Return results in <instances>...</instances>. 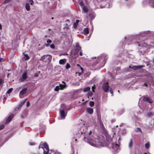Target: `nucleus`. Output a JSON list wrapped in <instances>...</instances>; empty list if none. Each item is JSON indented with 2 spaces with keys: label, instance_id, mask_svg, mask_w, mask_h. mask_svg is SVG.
<instances>
[{
  "label": "nucleus",
  "instance_id": "nucleus-55",
  "mask_svg": "<svg viewBox=\"0 0 154 154\" xmlns=\"http://www.w3.org/2000/svg\"><path fill=\"white\" fill-rule=\"evenodd\" d=\"M2 29V26L1 24H0V29Z\"/></svg>",
  "mask_w": 154,
  "mask_h": 154
},
{
  "label": "nucleus",
  "instance_id": "nucleus-52",
  "mask_svg": "<svg viewBox=\"0 0 154 154\" xmlns=\"http://www.w3.org/2000/svg\"><path fill=\"white\" fill-rule=\"evenodd\" d=\"M3 82V80L2 79H0V85Z\"/></svg>",
  "mask_w": 154,
  "mask_h": 154
},
{
  "label": "nucleus",
  "instance_id": "nucleus-45",
  "mask_svg": "<svg viewBox=\"0 0 154 154\" xmlns=\"http://www.w3.org/2000/svg\"><path fill=\"white\" fill-rule=\"evenodd\" d=\"M30 105V103L29 101H27V104H26V106L27 107H29Z\"/></svg>",
  "mask_w": 154,
  "mask_h": 154
},
{
  "label": "nucleus",
  "instance_id": "nucleus-35",
  "mask_svg": "<svg viewBox=\"0 0 154 154\" xmlns=\"http://www.w3.org/2000/svg\"><path fill=\"white\" fill-rule=\"evenodd\" d=\"M77 66L80 67L81 70L82 71V73H83V69L80 66L79 64H77Z\"/></svg>",
  "mask_w": 154,
  "mask_h": 154
},
{
  "label": "nucleus",
  "instance_id": "nucleus-44",
  "mask_svg": "<svg viewBox=\"0 0 154 154\" xmlns=\"http://www.w3.org/2000/svg\"><path fill=\"white\" fill-rule=\"evenodd\" d=\"M4 59L0 57V63L4 62Z\"/></svg>",
  "mask_w": 154,
  "mask_h": 154
},
{
  "label": "nucleus",
  "instance_id": "nucleus-12",
  "mask_svg": "<svg viewBox=\"0 0 154 154\" xmlns=\"http://www.w3.org/2000/svg\"><path fill=\"white\" fill-rule=\"evenodd\" d=\"M66 59H62L59 60V63L60 64L63 65L66 63Z\"/></svg>",
  "mask_w": 154,
  "mask_h": 154
},
{
  "label": "nucleus",
  "instance_id": "nucleus-56",
  "mask_svg": "<svg viewBox=\"0 0 154 154\" xmlns=\"http://www.w3.org/2000/svg\"><path fill=\"white\" fill-rule=\"evenodd\" d=\"M21 118H22V119H23L24 118V117L23 116V115H21Z\"/></svg>",
  "mask_w": 154,
  "mask_h": 154
},
{
  "label": "nucleus",
  "instance_id": "nucleus-46",
  "mask_svg": "<svg viewBox=\"0 0 154 154\" xmlns=\"http://www.w3.org/2000/svg\"><path fill=\"white\" fill-rule=\"evenodd\" d=\"M29 2H30V4L32 5L33 3V2L32 0H30Z\"/></svg>",
  "mask_w": 154,
  "mask_h": 154
},
{
  "label": "nucleus",
  "instance_id": "nucleus-8",
  "mask_svg": "<svg viewBox=\"0 0 154 154\" xmlns=\"http://www.w3.org/2000/svg\"><path fill=\"white\" fill-rule=\"evenodd\" d=\"M119 146V144L117 143H113L112 144V148L116 151L118 149Z\"/></svg>",
  "mask_w": 154,
  "mask_h": 154
},
{
  "label": "nucleus",
  "instance_id": "nucleus-7",
  "mask_svg": "<svg viewBox=\"0 0 154 154\" xmlns=\"http://www.w3.org/2000/svg\"><path fill=\"white\" fill-rule=\"evenodd\" d=\"M144 101H147L150 103H153L152 100L150 98L147 97H144L143 99Z\"/></svg>",
  "mask_w": 154,
  "mask_h": 154
},
{
  "label": "nucleus",
  "instance_id": "nucleus-29",
  "mask_svg": "<svg viewBox=\"0 0 154 154\" xmlns=\"http://www.w3.org/2000/svg\"><path fill=\"white\" fill-rule=\"evenodd\" d=\"M135 131H136V132H138V131H140V132L141 133H142V131H141V128H137L135 130Z\"/></svg>",
  "mask_w": 154,
  "mask_h": 154
},
{
  "label": "nucleus",
  "instance_id": "nucleus-10",
  "mask_svg": "<svg viewBox=\"0 0 154 154\" xmlns=\"http://www.w3.org/2000/svg\"><path fill=\"white\" fill-rule=\"evenodd\" d=\"M14 114H12L10 115L7 119L6 120V122L7 123L10 122L14 117Z\"/></svg>",
  "mask_w": 154,
  "mask_h": 154
},
{
  "label": "nucleus",
  "instance_id": "nucleus-43",
  "mask_svg": "<svg viewBox=\"0 0 154 154\" xmlns=\"http://www.w3.org/2000/svg\"><path fill=\"white\" fill-rule=\"evenodd\" d=\"M112 88H111V89H110L109 91H110V93L112 94V96H113V92L112 91Z\"/></svg>",
  "mask_w": 154,
  "mask_h": 154
},
{
  "label": "nucleus",
  "instance_id": "nucleus-61",
  "mask_svg": "<svg viewBox=\"0 0 154 154\" xmlns=\"http://www.w3.org/2000/svg\"><path fill=\"white\" fill-rule=\"evenodd\" d=\"M48 56V55H45V57H47Z\"/></svg>",
  "mask_w": 154,
  "mask_h": 154
},
{
  "label": "nucleus",
  "instance_id": "nucleus-54",
  "mask_svg": "<svg viewBox=\"0 0 154 154\" xmlns=\"http://www.w3.org/2000/svg\"><path fill=\"white\" fill-rule=\"evenodd\" d=\"M85 131H83V132H82L81 133L82 134H85Z\"/></svg>",
  "mask_w": 154,
  "mask_h": 154
},
{
  "label": "nucleus",
  "instance_id": "nucleus-23",
  "mask_svg": "<svg viewBox=\"0 0 154 154\" xmlns=\"http://www.w3.org/2000/svg\"><path fill=\"white\" fill-rule=\"evenodd\" d=\"M90 88L89 87H87V88H85L84 89L83 91L84 92H87V91H90Z\"/></svg>",
  "mask_w": 154,
  "mask_h": 154
},
{
  "label": "nucleus",
  "instance_id": "nucleus-14",
  "mask_svg": "<svg viewBox=\"0 0 154 154\" xmlns=\"http://www.w3.org/2000/svg\"><path fill=\"white\" fill-rule=\"evenodd\" d=\"M67 22H68L69 23H66L65 24V26L63 27V29H67L69 27V20H66Z\"/></svg>",
  "mask_w": 154,
  "mask_h": 154
},
{
  "label": "nucleus",
  "instance_id": "nucleus-1",
  "mask_svg": "<svg viewBox=\"0 0 154 154\" xmlns=\"http://www.w3.org/2000/svg\"><path fill=\"white\" fill-rule=\"evenodd\" d=\"M89 143L92 146H94L96 147H98L99 145L101 146V143L97 139H91L90 138L89 139Z\"/></svg>",
  "mask_w": 154,
  "mask_h": 154
},
{
  "label": "nucleus",
  "instance_id": "nucleus-51",
  "mask_svg": "<svg viewBox=\"0 0 154 154\" xmlns=\"http://www.w3.org/2000/svg\"><path fill=\"white\" fill-rule=\"evenodd\" d=\"M38 73H35V77H38Z\"/></svg>",
  "mask_w": 154,
  "mask_h": 154
},
{
  "label": "nucleus",
  "instance_id": "nucleus-22",
  "mask_svg": "<svg viewBox=\"0 0 154 154\" xmlns=\"http://www.w3.org/2000/svg\"><path fill=\"white\" fill-rule=\"evenodd\" d=\"M75 51H76L77 54H78V51L81 50V48L80 46H78V47L75 48Z\"/></svg>",
  "mask_w": 154,
  "mask_h": 154
},
{
  "label": "nucleus",
  "instance_id": "nucleus-31",
  "mask_svg": "<svg viewBox=\"0 0 154 154\" xmlns=\"http://www.w3.org/2000/svg\"><path fill=\"white\" fill-rule=\"evenodd\" d=\"M13 90L12 88H10L7 91V93L8 94L10 93Z\"/></svg>",
  "mask_w": 154,
  "mask_h": 154
},
{
  "label": "nucleus",
  "instance_id": "nucleus-32",
  "mask_svg": "<svg viewBox=\"0 0 154 154\" xmlns=\"http://www.w3.org/2000/svg\"><path fill=\"white\" fill-rule=\"evenodd\" d=\"M59 89H60V86H57L55 87V88L54 89V90L56 91H58Z\"/></svg>",
  "mask_w": 154,
  "mask_h": 154
},
{
  "label": "nucleus",
  "instance_id": "nucleus-13",
  "mask_svg": "<svg viewBox=\"0 0 154 154\" xmlns=\"http://www.w3.org/2000/svg\"><path fill=\"white\" fill-rule=\"evenodd\" d=\"M136 67H137L136 66H132L131 67V68H132V69H133L136 70V69H137V68ZM131 66H129L128 67V69L127 70V71H128V72L130 71L131 70Z\"/></svg>",
  "mask_w": 154,
  "mask_h": 154
},
{
  "label": "nucleus",
  "instance_id": "nucleus-33",
  "mask_svg": "<svg viewBox=\"0 0 154 154\" xmlns=\"http://www.w3.org/2000/svg\"><path fill=\"white\" fill-rule=\"evenodd\" d=\"M78 23H76L75 22L73 24V27L74 28H76L78 25Z\"/></svg>",
  "mask_w": 154,
  "mask_h": 154
},
{
  "label": "nucleus",
  "instance_id": "nucleus-27",
  "mask_svg": "<svg viewBox=\"0 0 154 154\" xmlns=\"http://www.w3.org/2000/svg\"><path fill=\"white\" fill-rule=\"evenodd\" d=\"M145 146L146 148L147 149L149 148L150 147V144L149 143V142H148L145 144Z\"/></svg>",
  "mask_w": 154,
  "mask_h": 154
},
{
  "label": "nucleus",
  "instance_id": "nucleus-4",
  "mask_svg": "<svg viewBox=\"0 0 154 154\" xmlns=\"http://www.w3.org/2000/svg\"><path fill=\"white\" fill-rule=\"evenodd\" d=\"M27 78V73L26 71H25L21 77H20L19 80L21 82H23Z\"/></svg>",
  "mask_w": 154,
  "mask_h": 154
},
{
  "label": "nucleus",
  "instance_id": "nucleus-16",
  "mask_svg": "<svg viewBox=\"0 0 154 154\" xmlns=\"http://www.w3.org/2000/svg\"><path fill=\"white\" fill-rule=\"evenodd\" d=\"M83 11L84 13H86L88 11L87 7L86 6H84L82 8Z\"/></svg>",
  "mask_w": 154,
  "mask_h": 154
},
{
  "label": "nucleus",
  "instance_id": "nucleus-47",
  "mask_svg": "<svg viewBox=\"0 0 154 154\" xmlns=\"http://www.w3.org/2000/svg\"><path fill=\"white\" fill-rule=\"evenodd\" d=\"M145 86L146 87H147L148 86V85L147 84V83H144V84H143L142 85V86Z\"/></svg>",
  "mask_w": 154,
  "mask_h": 154
},
{
  "label": "nucleus",
  "instance_id": "nucleus-25",
  "mask_svg": "<svg viewBox=\"0 0 154 154\" xmlns=\"http://www.w3.org/2000/svg\"><path fill=\"white\" fill-rule=\"evenodd\" d=\"M154 113L152 112H149L147 113V116L148 117H150L153 115Z\"/></svg>",
  "mask_w": 154,
  "mask_h": 154
},
{
  "label": "nucleus",
  "instance_id": "nucleus-20",
  "mask_svg": "<svg viewBox=\"0 0 154 154\" xmlns=\"http://www.w3.org/2000/svg\"><path fill=\"white\" fill-rule=\"evenodd\" d=\"M133 145V143L132 140L131 139L130 140V141L129 143V146L130 148H131V147H132Z\"/></svg>",
  "mask_w": 154,
  "mask_h": 154
},
{
  "label": "nucleus",
  "instance_id": "nucleus-28",
  "mask_svg": "<svg viewBox=\"0 0 154 154\" xmlns=\"http://www.w3.org/2000/svg\"><path fill=\"white\" fill-rule=\"evenodd\" d=\"M47 42L48 43L46 45V46L47 47H48L49 46L48 43H51L52 42V41L50 39H48L47 41Z\"/></svg>",
  "mask_w": 154,
  "mask_h": 154
},
{
  "label": "nucleus",
  "instance_id": "nucleus-57",
  "mask_svg": "<svg viewBox=\"0 0 154 154\" xmlns=\"http://www.w3.org/2000/svg\"><path fill=\"white\" fill-rule=\"evenodd\" d=\"M120 67H118L117 69V70H120Z\"/></svg>",
  "mask_w": 154,
  "mask_h": 154
},
{
  "label": "nucleus",
  "instance_id": "nucleus-39",
  "mask_svg": "<svg viewBox=\"0 0 154 154\" xmlns=\"http://www.w3.org/2000/svg\"><path fill=\"white\" fill-rule=\"evenodd\" d=\"M29 143L30 145H33L35 144V143L34 142H29Z\"/></svg>",
  "mask_w": 154,
  "mask_h": 154
},
{
  "label": "nucleus",
  "instance_id": "nucleus-37",
  "mask_svg": "<svg viewBox=\"0 0 154 154\" xmlns=\"http://www.w3.org/2000/svg\"><path fill=\"white\" fill-rule=\"evenodd\" d=\"M50 47L52 48V49H54L55 46L54 44H52L50 45Z\"/></svg>",
  "mask_w": 154,
  "mask_h": 154
},
{
  "label": "nucleus",
  "instance_id": "nucleus-21",
  "mask_svg": "<svg viewBox=\"0 0 154 154\" xmlns=\"http://www.w3.org/2000/svg\"><path fill=\"white\" fill-rule=\"evenodd\" d=\"M24 58L25 60H27L29 58V57L27 54H25L24 55Z\"/></svg>",
  "mask_w": 154,
  "mask_h": 154
},
{
  "label": "nucleus",
  "instance_id": "nucleus-38",
  "mask_svg": "<svg viewBox=\"0 0 154 154\" xmlns=\"http://www.w3.org/2000/svg\"><path fill=\"white\" fill-rule=\"evenodd\" d=\"M23 115H24L25 116H26L27 115V111L26 110L24 111L23 112Z\"/></svg>",
  "mask_w": 154,
  "mask_h": 154
},
{
  "label": "nucleus",
  "instance_id": "nucleus-18",
  "mask_svg": "<svg viewBox=\"0 0 154 154\" xmlns=\"http://www.w3.org/2000/svg\"><path fill=\"white\" fill-rule=\"evenodd\" d=\"M83 33L84 34H88L89 33V29L88 28H85L84 29Z\"/></svg>",
  "mask_w": 154,
  "mask_h": 154
},
{
  "label": "nucleus",
  "instance_id": "nucleus-49",
  "mask_svg": "<svg viewBox=\"0 0 154 154\" xmlns=\"http://www.w3.org/2000/svg\"><path fill=\"white\" fill-rule=\"evenodd\" d=\"M79 55L81 56H82V52L81 51L79 52Z\"/></svg>",
  "mask_w": 154,
  "mask_h": 154
},
{
  "label": "nucleus",
  "instance_id": "nucleus-3",
  "mask_svg": "<svg viewBox=\"0 0 154 154\" xmlns=\"http://www.w3.org/2000/svg\"><path fill=\"white\" fill-rule=\"evenodd\" d=\"M109 87L108 83L107 82L104 83L102 86V88L104 91L106 92L108 91Z\"/></svg>",
  "mask_w": 154,
  "mask_h": 154
},
{
  "label": "nucleus",
  "instance_id": "nucleus-48",
  "mask_svg": "<svg viewBox=\"0 0 154 154\" xmlns=\"http://www.w3.org/2000/svg\"><path fill=\"white\" fill-rule=\"evenodd\" d=\"M78 46H80L79 45V44L78 43H76V45H75V48L76 47H78Z\"/></svg>",
  "mask_w": 154,
  "mask_h": 154
},
{
  "label": "nucleus",
  "instance_id": "nucleus-6",
  "mask_svg": "<svg viewBox=\"0 0 154 154\" xmlns=\"http://www.w3.org/2000/svg\"><path fill=\"white\" fill-rule=\"evenodd\" d=\"M27 90V88H24L20 91L19 96L20 98H22L21 96H23L26 93Z\"/></svg>",
  "mask_w": 154,
  "mask_h": 154
},
{
  "label": "nucleus",
  "instance_id": "nucleus-17",
  "mask_svg": "<svg viewBox=\"0 0 154 154\" xmlns=\"http://www.w3.org/2000/svg\"><path fill=\"white\" fill-rule=\"evenodd\" d=\"M25 8L27 11H29L30 10V8L29 4L27 3L26 4Z\"/></svg>",
  "mask_w": 154,
  "mask_h": 154
},
{
  "label": "nucleus",
  "instance_id": "nucleus-5",
  "mask_svg": "<svg viewBox=\"0 0 154 154\" xmlns=\"http://www.w3.org/2000/svg\"><path fill=\"white\" fill-rule=\"evenodd\" d=\"M60 114L62 119H64L66 116L67 112H65L63 109L61 110L60 111Z\"/></svg>",
  "mask_w": 154,
  "mask_h": 154
},
{
  "label": "nucleus",
  "instance_id": "nucleus-41",
  "mask_svg": "<svg viewBox=\"0 0 154 154\" xmlns=\"http://www.w3.org/2000/svg\"><path fill=\"white\" fill-rule=\"evenodd\" d=\"M95 85H94L93 86H92V91L93 92H94V89H95Z\"/></svg>",
  "mask_w": 154,
  "mask_h": 154
},
{
  "label": "nucleus",
  "instance_id": "nucleus-62",
  "mask_svg": "<svg viewBox=\"0 0 154 154\" xmlns=\"http://www.w3.org/2000/svg\"><path fill=\"white\" fill-rule=\"evenodd\" d=\"M64 106L63 104H62L61 105V106Z\"/></svg>",
  "mask_w": 154,
  "mask_h": 154
},
{
  "label": "nucleus",
  "instance_id": "nucleus-50",
  "mask_svg": "<svg viewBox=\"0 0 154 154\" xmlns=\"http://www.w3.org/2000/svg\"><path fill=\"white\" fill-rule=\"evenodd\" d=\"M92 133V131H90L88 133V134L89 136H90L91 134Z\"/></svg>",
  "mask_w": 154,
  "mask_h": 154
},
{
  "label": "nucleus",
  "instance_id": "nucleus-2",
  "mask_svg": "<svg viewBox=\"0 0 154 154\" xmlns=\"http://www.w3.org/2000/svg\"><path fill=\"white\" fill-rule=\"evenodd\" d=\"M108 58V57L107 56L105 55H103L99 57H98L97 59V63L96 64H98L100 61L101 60L103 61L104 62V65L105 63H106V61Z\"/></svg>",
  "mask_w": 154,
  "mask_h": 154
},
{
  "label": "nucleus",
  "instance_id": "nucleus-11",
  "mask_svg": "<svg viewBox=\"0 0 154 154\" xmlns=\"http://www.w3.org/2000/svg\"><path fill=\"white\" fill-rule=\"evenodd\" d=\"M62 82L63 83V84H60L59 85V86L60 88V89L62 90L66 88V83L63 81Z\"/></svg>",
  "mask_w": 154,
  "mask_h": 154
},
{
  "label": "nucleus",
  "instance_id": "nucleus-40",
  "mask_svg": "<svg viewBox=\"0 0 154 154\" xmlns=\"http://www.w3.org/2000/svg\"><path fill=\"white\" fill-rule=\"evenodd\" d=\"M4 127V125H0V130L3 129Z\"/></svg>",
  "mask_w": 154,
  "mask_h": 154
},
{
  "label": "nucleus",
  "instance_id": "nucleus-26",
  "mask_svg": "<svg viewBox=\"0 0 154 154\" xmlns=\"http://www.w3.org/2000/svg\"><path fill=\"white\" fill-rule=\"evenodd\" d=\"M70 64L67 63H66V65L65 66V68L66 69H68L69 68H70Z\"/></svg>",
  "mask_w": 154,
  "mask_h": 154
},
{
  "label": "nucleus",
  "instance_id": "nucleus-19",
  "mask_svg": "<svg viewBox=\"0 0 154 154\" xmlns=\"http://www.w3.org/2000/svg\"><path fill=\"white\" fill-rule=\"evenodd\" d=\"M149 5L150 6L154 8V0H152L149 2Z\"/></svg>",
  "mask_w": 154,
  "mask_h": 154
},
{
  "label": "nucleus",
  "instance_id": "nucleus-42",
  "mask_svg": "<svg viewBox=\"0 0 154 154\" xmlns=\"http://www.w3.org/2000/svg\"><path fill=\"white\" fill-rule=\"evenodd\" d=\"M26 100H24L21 103V105H23L25 103V102H26Z\"/></svg>",
  "mask_w": 154,
  "mask_h": 154
},
{
  "label": "nucleus",
  "instance_id": "nucleus-9",
  "mask_svg": "<svg viewBox=\"0 0 154 154\" xmlns=\"http://www.w3.org/2000/svg\"><path fill=\"white\" fill-rule=\"evenodd\" d=\"M86 111L88 113L92 114L93 112V109L92 108L88 107L86 109Z\"/></svg>",
  "mask_w": 154,
  "mask_h": 154
},
{
  "label": "nucleus",
  "instance_id": "nucleus-63",
  "mask_svg": "<svg viewBox=\"0 0 154 154\" xmlns=\"http://www.w3.org/2000/svg\"><path fill=\"white\" fill-rule=\"evenodd\" d=\"M144 154H148L147 153H144Z\"/></svg>",
  "mask_w": 154,
  "mask_h": 154
},
{
  "label": "nucleus",
  "instance_id": "nucleus-36",
  "mask_svg": "<svg viewBox=\"0 0 154 154\" xmlns=\"http://www.w3.org/2000/svg\"><path fill=\"white\" fill-rule=\"evenodd\" d=\"M93 95V93L91 92H89L88 94V95L90 97H91Z\"/></svg>",
  "mask_w": 154,
  "mask_h": 154
},
{
  "label": "nucleus",
  "instance_id": "nucleus-34",
  "mask_svg": "<svg viewBox=\"0 0 154 154\" xmlns=\"http://www.w3.org/2000/svg\"><path fill=\"white\" fill-rule=\"evenodd\" d=\"M12 0H5L4 2V3L5 4H7L9 2H11Z\"/></svg>",
  "mask_w": 154,
  "mask_h": 154
},
{
  "label": "nucleus",
  "instance_id": "nucleus-53",
  "mask_svg": "<svg viewBox=\"0 0 154 154\" xmlns=\"http://www.w3.org/2000/svg\"><path fill=\"white\" fill-rule=\"evenodd\" d=\"M79 22V20H76L75 23H78V24Z\"/></svg>",
  "mask_w": 154,
  "mask_h": 154
},
{
  "label": "nucleus",
  "instance_id": "nucleus-58",
  "mask_svg": "<svg viewBox=\"0 0 154 154\" xmlns=\"http://www.w3.org/2000/svg\"><path fill=\"white\" fill-rule=\"evenodd\" d=\"M90 16L91 17H92V16H93V15L91 14H90Z\"/></svg>",
  "mask_w": 154,
  "mask_h": 154
},
{
  "label": "nucleus",
  "instance_id": "nucleus-30",
  "mask_svg": "<svg viewBox=\"0 0 154 154\" xmlns=\"http://www.w3.org/2000/svg\"><path fill=\"white\" fill-rule=\"evenodd\" d=\"M94 104V103L93 101H91L89 103V105L90 106L92 107Z\"/></svg>",
  "mask_w": 154,
  "mask_h": 154
},
{
  "label": "nucleus",
  "instance_id": "nucleus-64",
  "mask_svg": "<svg viewBox=\"0 0 154 154\" xmlns=\"http://www.w3.org/2000/svg\"><path fill=\"white\" fill-rule=\"evenodd\" d=\"M153 62H154V58H153Z\"/></svg>",
  "mask_w": 154,
  "mask_h": 154
},
{
  "label": "nucleus",
  "instance_id": "nucleus-60",
  "mask_svg": "<svg viewBox=\"0 0 154 154\" xmlns=\"http://www.w3.org/2000/svg\"><path fill=\"white\" fill-rule=\"evenodd\" d=\"M85 128V131H86L87 130V128Z\"/></svg>",
  "mask_w": 154,
  "mask_h": 154
},
{
  "label": "nucleus",
  "instance_id": "nucleus-24",
  "mask_svg": "<svg viewBox=\"0 0 154 154\" xmlns=\"http://www.w3.org/2000/svg\"><path fill=\"white\" fill-rule=\"evenodd\" d=\"M144 66H145L143 65L136 66L137 69H139L140 68L144 67Z\"/></svg>",
  "mask_w": 154,
  "mask_h": 154
},
{
  "label": "nucleus",
  "instance_id": "nucleus-15",
  "mask_svg": "<svg viewBox=\"0 0 154 154\" xmlns=\"http://www.w3.org/2000/svg\"><path fill=\"white\" fill-rule=\"evenodd\" d=\"M86 2L85 0H81V1L79 2V5L80 6H84L85 3Z\"/></svg>",
  "mask_w": 154,
  "mask_h": 154
},
{
  "label": "nucleus",
  "instance_id": "nucleus-59",
  "mask_svg": "<svg viewBox=\"0 0 154 154\" xmlns=\"http://www.w3.org/2000/svg\"><path fill=\"white\" fill-rule=\"evenodd\" d=\"M120 138H119L118 140V142L119 143V141L120 140Z\"/></svg>",
  "mask_w": 154,
  "mask_h": 154
}]
</instances>
